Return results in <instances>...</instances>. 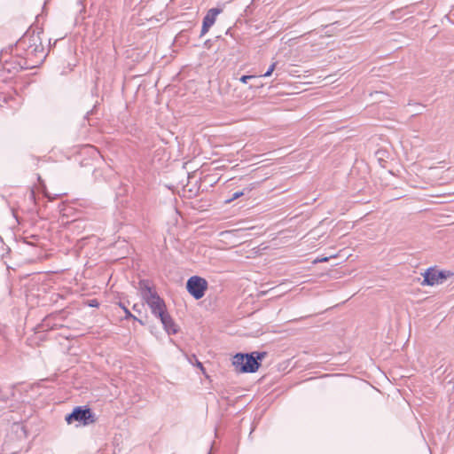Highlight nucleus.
I'll list each match as a JSON object with an SVG mask.
<instances>
[{
    "label": "nucleus",
    "mask_w": 454,
    "mask_h": 454,
    "mask_svg": "<svg viewBox=\"0 0 454 454\" xmlns=\"http://www.w3.org/2000/svg\"><path fill=\"white\" fill-rule=\"evenodd\" d=\"M121 308L123 309L124 311H126V309H128L124 305H121Z\"/></svg>",
    "instance_id": "20"
},
{
    "label": "nucleus",
    "mask_w": 454,
    "mask_h": 454,
    "mask_svg": "<svg viewBox=\"0 0 454 454\" xmlns=\"http://www.w3.org/2000/svg\"><path fill=\"white\" fill-rule=\"evenodd\" d=\"M207 287V281L199 276H192L186 282V289L195 300L201 299L205 295Z\"/></svg>",
    "instance_id": "3"
},
{
    "label": "nucleus",
    "mask_w": 454,
    "mask_h": 454,
    "mask_svg": "<svg viewBox=\"0 0 454 454\" xmlns=\"http://www.w3.org/2000/svg\"><path fill=\"white\" fill-rule=\"evenodd\" d=\"M221 12L222 9L220 8H212L207 11V14L203 18L200 36H203L207 33L209 28L215 24L216 16L221 13Z\"/></svg>",
    "instance_id": "7"
},
{
    "label": "nucleus",
    "mask_w": 454,
    "mask_h": 454,
    "mask_svg": "<svg viewBox=\"0 0 454 454\" xmlns=\"http://www.w3.org/2000/svg\"><path fill=\"white\" fill-rule=\"evenodd\" d=\"M260 85L257 83V82H254V84L250 85V88H258Z\"/></svg>",
    "instance_id": "17"
},
{
    "label": "nucleus",
    "mask_w": 454,
    "mask_h": 454,
    "mask_svg": "<svg viewBox=\"0 0 454 454\" xmlns=\"http://www.w3.org/2000/svg\"><path fill=\"white\" fill-rule=\"evenodd\" d=\"M124 312H125V314H126V318L132 317V318H134V319H137V317H134V316L130 313V311H129V309H126V311H124Z\"/></svg>",
    "instance_id": "13"
},
{
    "label": "nucleus",
    "mask_w": 454,
    "mask_h": 454,
    "mask_svg": "<svg viewBox=\"0 0 454 454\" xmlns=\"http://www.w3.org/2000/svg\"><path fill=\"white\" fill-rule=\"evenodd\" d=\"M145 301L150 307L152 313L157 317H160L167 311L163 299H161L157 294L151 295V297H148Z\"/></svg>",
    "instance_id": "6"
},
{
    "label": "nucleus",
    "mask_w": 454,
    "mask_h": 454,
    "mask_svg": "<svg viewBox=\"0 0 454 454\" xmlns=\"http://www.w3.org/2000/svg\"><path fill=\"white\" fill-rule=\"evenodd\" d=\"M259 77L258 76H255V75H242L240 78H239V81L242 82V83H247L248 81L250 80H257Z\"/></svg>",
    "instance_id": "10"
},
{
    "label": "nucleus",
    "mask_w": 454,
    "mask_h": 454,
    "mask_svg": "<svg viewBox=\"0 0 454 454\" xmlns=\"http://www.w3.org/2000/svg\"><path fill=\"white\" fill-rule=\"evenodd\" d=\"M266 356L265 351L237 353L233 356L232 364L239 372H255L261 365V361Z\"/></svg>",
    "instance_id": "2"
},
{
    "label": "nucleus",
    "mask_w": 454,
    "mask_h": 454,
    "mask_svg": "<svg viewBox=\"0 0 454 454\" xmlns=\"http://www.w3.org/2000/svg\"><path fill=\"white\" fill-rule=\"evenodd\" d=\"M260 85L257 83V82H254V84L250 85V88H258Z\"/></svg>",
    "instance_id": "18"
},
{
    "label": "nucleus",
    "mask_w": 454,
    "mask_h": 454,
    "mask_svg": "<svg viewBox=\"0 0 454 454\" xmlns=\"http://www.w3.org/2000/svg\"><path fill=\"white\" fill-rule=\"evenodd\" d=\"M121 308L123 309L124 311H126V309H128L124 305H121Z\"/></svg>",
    "instance_id": "22"
},
{
    "label": "nucleus",
    "mask_w": 454,
    "mask_h": 454,
    "mask_svg": "<svg viewBox=\"0 0 454 454\" xmlns=\"http://www.w3.org/2000/svg\"><path fill=\"white\" fill-rule=\"evenodd\" d=\"M452 275L450 271L439 270L434 268H429L424 273L423 286H434L442 284L449 276Z\"/></svg>",
    "instance_id": "5"
},
{
    "label": "nucleus",
    "mask_w": 454,
    "mask_h": 454,
    "mask_svg": "<svg viewBox=\"0 0 454 454\" xmlns=\"http://www.w3.org/2000/svg\"><path fill=\"white\" fill-rule=\"evenodd\" d=\"M98 302L97 300H91L90 302V307H98Z\"/></svg>",
    "instance_id": "14"
},
{
    "label": "nucleus",
    "mask_w": 454,
    "mask_h": 454,
    "mask_svg": "<svg viewBox=\"0 0 454 454\" xmlns=\"http://www.w3.org/2000/svg\"><path fill=\"white\" fill-rule=\"evenodd\" d=\"M139 288L141 291V294L145 300L147 299L148 297H151V295H154L157 294L155 291L153 290L148 280H140Z\"/></svg>",
    "instance_id": "9"
},
{
    "label": "nucleus",
    "mask_w": 454,
    "mask_h": 454,
    "mask_svg": "<svg viewBox=\"0 0 454 454\" xmlns=\"http://www.w3.org/2000/svg\"><path fill=\"white\" fill-rule=\"evenodd\" d=\"M244 195V192H234L231 197L230 199H228L226 200V202H231V201H233L237 199H239V197L243 196Z\"/></svg>",
    "instance_id": "12"
},
{
    "label": "nucleus",
    "mask_w": 454,
    "mask_h": 454,
    "mask_svg": "<svg viewBox=\"0 0 454 454\" xmlns=\"http://www.w3.org/2000/svg\"><path fill=\"white\" fill-rule=\"evenodd\" d=\"M275 67H276V63H272L270 67L268 68V70L262 75L263 77H269L271 75V74L273 73V71L275 70Z\"/></svg>",
    "instance_id": "11"
},
{
    "label": "nucleus",
    "mask_w": 454,
    "mask_h": 454,
    "mask_svg": "<svg viewBox=\"0 0 454 454\" xmlns=\"http://www.w3.org/2000/svg\"><path fill=\"white\" fill-rule=\"evenodd\" d=\"M66 421L68 424L78 421L86 426L95 422V415L90 408L78 406L67 415Z\"/></svg>",
    "instance_id": "4"
},
{
    "label": "nucleus",
    "mask_w": 454,
    "mask_h": 454,
    "mask_svg": "<svg viewBox=\"0 0 454 454\" xmlns=\"http://www.w3.org/2000/svg\"><path fill=\"white\" fill-rule=\"evenodd\" d=\"M197 366L203 370V365L200 362L197 361Z\"/></svg>",
    "instance_id": "19"
},
{
    "label": "nucleus",
    "mask_w": 454,
    "mask_h": 454,
    "mask_svg": "<svg viewBox=\"0 0 454 454\" xmlns=\"http://www.w3.org/2000/svg\"><path fill=\"white\" fill-rule=\"evenodd\" d=\"M159 318L168 334H175L177 333V326L167 311Z\"/></svg>",
    "instance_id": "8"
},
{
    "label": "nucleus",
    "mask_w": 454,
    "mask_h": 454,
    "mask_svg": "<svg viewBox=\"0 0 454 454\" xmlns=\"http://www.w3.org/2000/svg\"><path fill=\"white\" fill-rule=\"evenodd\" d=\"M28 29L16 43L14 51L9 55L7 51L0 54L3 68L8 73H18L23 69L39 67L45 59L47 53L42 43L40 34Z\"/></svg>",
    "instance_id": "1"
},
{
    "label": "nucleus",
    "mask_w": 454,
    "mask_h": 454,
    "mask_svg": "<svg viewBox=\"0 0 454 454\" xmlns=\"http://www.w3.org/2000/svg\"><path fill=\"white\" fill-rule=\"evenodd\" d=\"M35 194H34V192L32 191L31 192V198H34Z\"/></svg>",
    "instance_id": "23"
},
{
    "label": "nucleus",
    "mask_w": 454,
    "mask_h": 454,
    "mask_svg": "<svg viewBox=\"0 0 454 454\" xmlns=\"http://www.w3.org/2000/svg\"><path fill=\"white\" fill-rule=\"evenodd\" d=\"M38 181L40 182V184L43 185V190L44 191L45 190V185L43 184V182L41 178V176H38Z\"/></svg>",
    "instance_id": "15"
},
{
    "label": "nucleus",
    "mask_w": 454,
    "mask_h": 454,
    "mask_svg": "<svg viewBox=\"0 0 454 454\" xmlns=\"http://www.w3.org/2000/svg\"><path fill=\"white\" fill-rule=\"evenodd\" d=\"M328 261V257H324V258H321V259H318L317 260L316 262H327Z\"/></svg>",
    "instance_id": "16"
},
{
    "label": "nucleus",
    "mask_w": 454,
    "mask_h": 454,
    "mask_svg": "<svg viewBox=\"0 0 454 454\" xmlns=\"http://www.w3.org/2000/svg\"><path fill=\"white\" fill-rule=\"evenodd\" d=\"M121 308L123 309L124 311H126V309H128L124 305H121Z\"/></svg>",
    "instance_id": "21"
}]
</instances>
